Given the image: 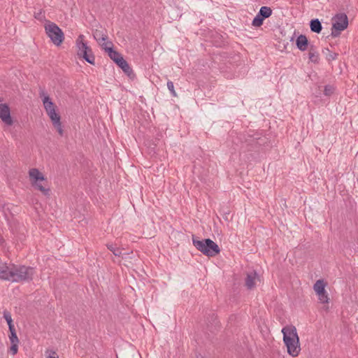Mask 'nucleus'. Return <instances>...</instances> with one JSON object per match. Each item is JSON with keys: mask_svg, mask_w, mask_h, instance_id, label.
<instances>
[{"mask_svg": "<svg viewBox=\"0 0 358 358\" xmlns=\"http://www.w3.org/2000/svg\"><path fill=\"white\" fill-rule=\"evenodd\" d=\"M283 341L287 352L292 357H296L301 350L299 338L294 326H286L282 328Z\"/></svg>", "mask_w": 358, "mask_h": 358, "instance_id": "nucleus-1", "label": "nucleus"}, {"mask_svg": "<svg viewBox=\"0 0 358 358\" xmlns=\"http://www.w3.org/2000/svg\"><path fill=\"white\" fill-rule=\"evenodd\" d=\"M34 273L33 267L11 264L9 281L12 282H30L34 278Z\"/></svg>", "mask_w": 358, "mask_h": 358, "instance_id": "nucleus-2", "label": "nucleus"}, {"mask_svg": "<svg viewBox=\"0 0 358 358\" xmlns=\"http://www.w3.org/2000/svg\"><path fill=\"white\" fill-rule=\"evenodd\" d=\"M192 243L199 251L207 257H215L220 252L218 245L210 238L198 240L192 236Z\"/></svg>", "mask_w": 358, "mask_h": 358, "instance_id": "nucleus-3", "label": "nucleus"}, {"mask_svg": "<svg viewBox=\"0 0 358 358\" xmlns=\"http://www.w3.org/2000/svg\"><path fill=\"white\" fill-rule=\"evenodd\" d=\"M84 36L80 35L76 41V46L78 48V55L82 57L90 64H94L95 57L92 50L87 43L83 41Z\"/></svg>", "mask_w": 358, "mask_h": 358, "instance_id": "nucleus-4", "label": "nucleus"}, {"mask_svg": "<svg viewBox=\"0 0 358 358\" xmlns=\"http://www.w3.org/2000/svg\"><path fill=\"white\" fill-rule=\"evenodd\" d=\"M333 24L331 36L338 37L341 32L348 26V18L345 13H338L332 18Z\"/></svg>", "mask_w": 358, "mask_h": 358, "instance_id": "nucleus-5", "label": "nucleus"}, {"mask_svg": "<svg viewBox=\"0 0 358 358\" xmlns=\"http://www.w3.org/2000/svg\"><path fill=\"white\" fill-rule=\"evenodd\" d=\"M45 30L50 41L57 46L60 45L64 39V35L62 30L54 22H49L45 25Z\"/></svg>", "mask_w": 358, "mask_h": 358, "instance_id": "nucleus-6", "label": "nucleus"}, {"mask_svg": "<svg viewBox=\"0 0 358 358\" xmlns=\"http://www.w3.org/2000/svg\"><path fill=\"white\" fill-rule=\"evenodd\" d=\"M272 9L268 6H262L260 8L258 13L254 17L252 25L259 27L263 24L264 20L269 17L272 15Z\"/></svg>", "mask_w": 358, "mask_h": 358, "instance_id": "nucleus-7", "label": "nucleus"}, {"mask_svg": "<svg viewBox=\"0 0 358 358\" xmlns=\"http://www.w3.org/2000/svg\"><path fill=\"white\" fill-rule=\"evenodd\" d=\"M46 113L49 116L50 119L51 120L54 127L57 129L59 134L60 136H63L64 131L62 126L61 117L56 112V109L52 108L51 110L46 111Z\"/></svg>", "mask_w": 358, "mask_h": 358, "instance_id": "nucleus-8", "label": "nucleus"}, {"mask_svg": "<svg viewBox=\"0 0 358 358\" xmlns=\"http://www.w3.org/2000/svg\"><path fill=\"white\" fill-rule=\"evenodd\" d=\"M0 118L7 125L13 124L10 108L6 103H0Z\"/></svg>", "mask_w": 358, "mask_h": 358, "instance_id": "nucleus-9", "label": "nucleus"}, {"mask_svg": "<svg viewBox=\"0 0 358 358\" xmlns=\"http://www.w3.org/2000/svg\"><path fill=\"white\" fill-rule=\"evenodd\" d=\"M10 273L11 264L0 262V279L9 281Z\"/></svg>", "mask_w": 358, "mask_h": 358, "instance_id": "nucleus-10", "label": "nucleus"}, {"mask_svg": "<svg viewBox=\"0 0 358 358\" xmlns=\"http://www.w3.org/2000/svg\"><path fill=\"white\" fill-rule=\"evenodd\" d=\"M257 279H258V275L256 271L248 273L245 279V285L248 289H252L255 287Z\"/></svg>", "mask_w": 358, "mask_h": 358, "instance_id": "nucleus-11", "label": "nucleus"}, {"mask_svg": "<svg viewBox=\"0 0 358 358\" xmlns=\"http://www.w3.org/2000/svg\"><path fill=\"white\" fill-rule=\"evenodd\" d=\"M40 97L42 98L43 103L44 106V108L45 109V111L50 110L52 108H55L56 106L55 103L51 101L50 96L45 94L44 90H40Z\"/></svg>", "mask_w": 358, "mask_h": 358, "instance_id": "nucleus-12", "label": "nucleus"}, {"mask_svg": "<svg viewBox=\"0 0 358 358\" xmlns=\"http://www.w3.org/2000/svg\"><path fill=\"white\" fill-rule=\"evenodd\" d=\"M296 47L301 51H305L308 46V40L305 35L301 34L296 41Z\"/></svg>", "mask_w": 358, "mask_h": 358, "instance_id": "nucleus-13", "label": "nucleus"}, {"mask_svg": "<svg viewBox=\"0 0 358 358\" xmlns=\"http://www.w3.org/2000/svg\"><path fill=\"white\" fill-rule=\"evenodd\" d=\"M29 173L34 182L45 181L44 176L37 169H30Z\"/></svg>", "mask_w": 358, "mask_h": 358, "instance_id": "nucleus-14", "label": "nucleus"}, {"mask_svg": "<svg viewBox=\"0 0 358 358\" xmlns=\"http://www.w3.org/2000/svg\"><path fill=\"white\" fill-rule=\"evenodd\" d=\"M310 28L311 31L319 34L322 29V26L320 21L315 18L310 20Z\"/></svg>", "mask_w": 358, "mask_h": 358, "instance_id": "nucleus-15", "label": "nucleus"}, {"mask_svg": "<svg viewBox=\"0 0 358 358\" xmlns=\"http://www.w3.org/2000/svg\"><path fill=\"white\" fill-rule=\"evenodd\" d=\"M45 181L33 182L32 185L38 190L41 191L44 195H48L50 189L45 187Z\"/></svg>", "mask_w": 358, "mask_h": 358, "instance_id": "nucleus-16", "label": "nucleus"}, {"mask_svg": "<svg viewBox=\"0 0 358 358\" xmlns=\"http://www.w3.org/2000/svg\"><path fill=\"white\" fill-rule=\"evenodd\" d=\"M106 52L108 57L115 63L122 57V55L113 48H107Z\"/></svg>", "mask_w": 358, "mask_h": 358, "instance_id": "nucleus-17", "label": "nucleus"}, {"mask_svg": "<svg viewBox=\"0 0 358 358\" xmlns=\"http://www.w3.org/2000/svg\"><path fill=\"white\" fill-rule=\"evenodd\" d=\"M326 284L323 280H318L316 281L313 286V289L317 294H322L326 292L325 290Z\"/></svg>", "mask_w": 358, "mask_h": 358, "instance_id": "nucleus-18", "label": "nucleus"}, {"mask_svg": "<svg viewBox=\"0 0 358 358\" xmlns=\"http://www.w3.org/2000/svg\"><path fill=\"white\" fill-rule=\"evenodd\" d=\"M308 57L310 60L313 63L319 62V54L315 49V48L311 45L309 49Z\"/></svg>", "mask_w": 358, "mask_h": 358, "instance_id": "nucleus-19", "label": "nucleus"}, {"mask_svg": "<svg viewBox=\"0 0 358 358\" xmlns=\"http://www.w3.org/2000/svg\"><path fill=\"white\" fill-rule=\"evenodd\" d=\"M94 38L100 44L102 41H106L108 39V36L103 34L101 31L96 30L93 34Z\"/></svg>", "mask_w": 358, "mask_h": 358, "instance_id": "nucleus-20", "label": "nucleus"}, {"mask_svg": "<svg viewBox=\"0 0 358 358\" xmlns=\"http://www.w3.org/2000/svg\"><path fill=\"white\" fill-rule=\"evenodd\" d=\"M3 318L6 320V322L8 323V329H12V327H14V324L13 323V320H12L10 313L9 311H8L7 310H4L3 312Z\"/></svg>", "mask_w": 358, "mask_h": 358, "instance_id": "nucleus-21", "label": "nucleus"}, {"mask_svg": "<svg viewBox=\"0 0 358 358\" xmlns=\"http://www.w3.org/2000/svg\"><path fill=\"white\" fill-rule=\"evenodd\" d=\"M10 331L9 334V340L10 343H19V339L17 338L16 331L15 327H13L12 329H8Z\"/></svg>", "mask_w": 358, "mask_h": 358, "instance_id": "nucleus-22", "label": "nucleus"}, {"mask_svg": "<svg viewBox=\"0 0 358 358\" xmlns=\"http://www.w3.org/2000/svg\"><path fill=\"white\" fill-rule=\"evenodd\" d=\"M107 248L115 256L120 257L122 255L121 250L120 248H115V245L113 244H108Z\"/></svg>", "mask_w": 358, "mask_h": 358, "instance_id": "nucleus-23", "label": "nucleus"}, {"mask_svg": "<svg viewBox=\"0 0 358 358\" xmlns=\"http://www.w3.org/2000/svg\"><path fill=\"white\" fill-rule=\"evenodd\" d=\"M325 50L327 51L326 57L328 61H332L336 59L338 56L337 53L331 52L329 48H326Z\"/></svg>", "mask_w": 358, "mask_h": 358, "instance_id": "nucleus-24", "label": "nucleus"}, {"mask_svg": "<svg viewBox=\"0 0 358 358\" xmlns=\"http://www.w3.org/2000/svg\"><path fill=\"white\" fill-rule=\"evenodd\" d=\"M122 70L124 71L125 74H127L129 76H131L134 74L133 71L131 68L129 66L127 62L125 63V64H124V66L122 68Z\"/></svg>", "mask_w": 358, "mask_h": 358, "instance_id": "nucleus-25", "label": "nucleus"}, {"mask_svg": "<svg viewBox=\"0 0 358 358\" xmlns=\"http://www.w3.org/2000/svg\"><path fill=\"white\" fill-rule=\"evenodd\" d=\"M318 296V299L320 300V301L322 303H329V297H328V294L327 293V292L322 293V294H317Z\"/></svg>", "mask_w": 358, "mask_h": 358, "instance_id": "nucleus-26", "label": "nucleus"}, {"mask_svg": "<svg viewBox=\"0 0 358 358\" xmlns=\"http://www.w3.org/2000/svg\"><path fill=\"white\" fill-rule=\"evenodd\" d=\"M334 92V87L332 85H327L324 86V94L326 96H331Z\"/></svg>", "mask_w": 358, "mask_h": 358, "instance_id": "nucleus-27", "label": "nucleus"}, {"mask_svg": "<svg viewBox=\"0 0 358 358\" xmlns=\"http://www.w3.org/2000/svg\"><path fill=\"white\" fill-rule=\"evenodd\" d=\"M100 45L101 46L102 49H103L106 52L107 48H113V44L111 41H102L100 43Z\"/></svg>", "mask_w": 358, "mask_h": 358, "instance_id": "nucleus-28", "label": "nucleus"}, {"mask_svg": "<svg viewBox=\"0 0 358 358\" xmlns=\"http://www.w3.org/2000/svg\"><path fill=\"white\" fill-rule=\"evenodd\" d=\"M167 87L173 96H177V94L174 90L173 83L172 81L169 80L167 82Z\"/></svg>", "mask_w": 358, "mask_h": 358, "instance_id": "nucleus-29", "label": "nucleus"}, {"mask_svg": "<svg viewBox=\"0 0 358 358\" xmlns=\"http://www.w3.org/2000/svg\"><path fill=\"white\" fill-rule=\"evenodd\" d=\"M11 343V346L10 348V352H11L12 355H15V354H17V352L18 351L19 343Z\"/></svg>", "mask_w": 358, "mask_h": 358, "instance_id": "nucleus-30", "label": "nucleus"}, {"mask_svg": "<svg viewBox=\"0 0 358 358\" xmlns=\"http://www.w3.org/2000/svg\"><path fill=\"white\" fill-rule=\"evenodd\" d=\"M127 62V61L123 58V57H122L117 62H115V64L120 68L122 69V66H124V64H125V63Z\"/></svg>", "mask_w": 358, "mask_h": 358, "instance_id": "nucleus-31", "label": "nucleus"}, {"mask_svg": "<svg viewBox=\"0 0 358 358\" xmlns=\"http://www.w3.org/2000/svg\"><path fill=\"white\" fill-rule=\"evenodd\" d=\"M48 358H59L55 352H52V355H49Z\"/></svg>", "mask_w": 358, "mask_h": 358, "instance_id": "nucleus-32", "label": "nucleus"}]
</instances>
